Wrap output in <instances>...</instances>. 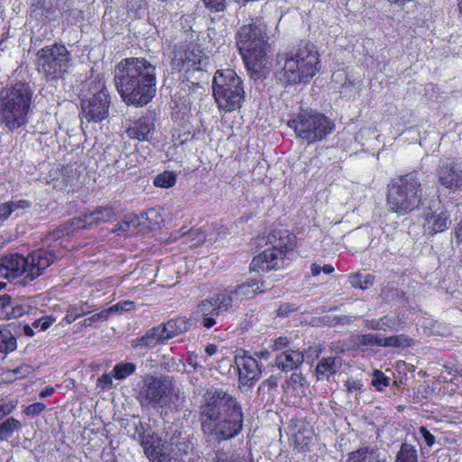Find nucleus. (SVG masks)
<instances>
[{
    "label": "nucleus",
    "mask_w": 462,
    "mask_h": 462,
    "mask_svg": "<svg viewBox=\"0 0 462 462\" xmlns=\"http://www.w3.org/2000/svg\"><path fill=\"white\" fill-rule=\"evenodd\" d=\"M232 305V295L223 291L201 300L198 305V310L201 316H218L220 313L227 311Z\"/></svg>",
    "instance_id": "obj_17"
},
{
    "label": "nucleus",
    "mask_w": 462,
    "mask_h": 462,
    "mask_svg": "<svg viewBox=\"0 0 462 462\" xmlns=\"http://www.w3.org/2000/svg\"><path fill=\"white\" fill-rule=\"evenodd\" d=\"M163 330V334L166 337L167 341L171 339L186 331L189 328V322L185 318L172 319L160 325Z\"/></svg>",
    "instance_id": "obj_26"
},
{
    "label": "nucleus",
    "mask_w": 462,
    "mask_h": 462,
    "mask_svg": "<svg viewBox=\"0 0 462 462\" xmlns=\"http://www.w3.org/2000/svg\"><path fill=\"white\" fill-rule=\"evenodd\" d=\"M342 365V359L338 356H329L321 358L317 366L316 374L318 378L328 377L336 374Z\"/></svg>",
    "instance_id": "obj_27"
},
{
    "label": "nucleus",
    "mask_w": 462,
    "mask_h": 462,
    "mask_svg": "<svg viewBox=\"0 0 462 462\" xmlns=\"http://www.w3.org/2000/svg\"><path fill=\"white\" fill-rule=\"evenodd\" d=\"M319 54L310 42H301L276 56L274 76L282 84H307L320 69Z\"/></svg>",
    "instance_id": "obj_3"
},
{
    "label": "nucleus",
    "mask_w": 462,
    "mask_h": 462,
    "mask_svg": "<svg viewBox=\"0 0 462 462\" xmlns=\"http://www.w3.org/2000/svg\"><path fill=\"white\" fill-rule=\"evenodd\" d=\"M46 409V406L44 403L42 402H35V403H32V404H30L28 405L23 412L28 415V416H32V417H34V416H37L39 415L41 412H42L44 410Z\"/></svg>",
    "instance_id": "obj_48"
},
{
    "label": "nucleus",
    "mask_w": 462,
    "mask_h": 462,
    "mask_svg": "<svg viewBox=\"0 0 462 462\" xmlns=\"http://www.w3.org/2000/svg\"><path fill=\"white\" fill-rule=\"evenodd\" d=\"M30 207V202L27 200H15V201H8L0 205V223L5 221L12 214L15 213V216L18 217V213H16L20 209H25Z\"/></svg>",
    "instance_id": "obj_30"
},
{
    "label": "nucleus",
    "mask_w": 462,
    "mask_h": 462,
    "mask_svg": "<svg viewBox=\"0 0 462 462\" xmlns=\"http://www.w3.org/2000/svg\"><path fill=\"white\" fill-rule=\"evenodd\" d=\"M174 392L175 385L170 376L147 374L143 379L137 398L143 407H162L166 404V398Z\"/></svg>",
    "instance_id": "obj_11"
},
{
    "label": "nucleus",
    "mask_w": 462,
    "mask_h": 462,
    "mask_svg": "<svg viewBox=\"0 0 462 462\" xmlns=\"http://www.w3.org/2000/svg\"><path fill=\"white\" fill-rule=\"evenodd\" d=\"M177 175L171 171H165L153 179V185L162 189H169L175 185Z\"/></svg>",
    "instance_id": "obj_36"
},
{
    "label": "nucleus",
    "mask_w": 462,
    "mask_h": 462,
    "mask_svg": "<svg viewBox=\"0 0 462 462\" xmlns=\"http://www.w3.org/2000/svg\"><path fill=\"white\" fill-rule=\"evenodd\" d=\"M381 295L385 300H393L402 298L404 296V292L400 291L393 287H385L382 290Z\"/></svg>",
    "instance_id": "obj_45"
},
{
    "label": "nucleus",
    "mask_w": 462,
    "mask_h": 462,
    "mask_svg": "<svg viewBox=\"0 0 462 462\" xmlns=\"http://www.w3.org/2000/svg\"><path fill=\"white\" fill-rule=\"evenodd\" d=\"M289 344V339L285 337H281L273 340V348L274 350H282L285 348Z\"/></svg>",
    "instance_id": "obj_60"
},
{
    "label": "nucleus",
    "mask_w": 462,
    "mask_h": 462,
    "mask_svg": "<svg viewBox=\"0 0 462 462\" xmlns=\"http://www.w3.org/2000/svg\"><path fill=\"white\" fill-rule=\"evenodd\" d=\"M155 66L144 58L123 59L115 68V86L128 106L143 107L156 93Z\"/></svg>",
    "instance_id": "obj_2"
},
{
    "label": "nucleus",
    "mask_w": 462,
    "mask_h": 462,
    "mask_svg": "<svg viewBox=\"0 0 462 462\" xmlns=\"http://www.w3.org/2000/svg\"><path fill=\"white\" fill-rule=\"evenodd\" d=\"M438 183L445 189L456 192L462 189V168L449 159L441 160L436 170Z\"/></svg>",
    "instance_id": "obj_14"
},
{
    "label": "nucleus",
    "mask_w": 462,
    "mask_h": 462,
    "mask_svg": "<svg viewBox=\"0 0 462 462\" xmlns=\"http://www.w3.org/2000/svg\"><path fill=\"white\" fill-rule=\"evenodd\" d=\"M63 254V249H39L26 257L17 254H10L1 259L0 273L8 279L24 274L20 282L25 286L39 277L56 259L62 257Z\"/></svg>",
    "instance_id": "obj_4"
},
{
    "label": "nucleus",
    "mask_w": 462,
    "mask_h": 462,
    "mask_svg": "<svg viewBox=\"0 0 462 462\" xmlns=\"http://www.w3.org/2000/svg\"><path fill=\"white\" fill-rule=\"evenodd\" d=\"M86 313L82 310L80 312L78 311V310L76 308H70L65 318H64V321L67 323V324H70L72 323L73 321H75L78 318L85 315Z\"/></svg>",
    "instance_id": "obj_53"
},
{
    "label": "nucleus",
    "mask_w": 462,
    "mask_h": 462,
    "mask_svg": "<svg viewBox=\"0 0 462 462\" xmlns=\"http://www.w3.org/2000/svg\"><path fill=\"white\" fill-rule=\"evenodd\" d=\"M383 338H381L376 334H364L359 335L356 338V344L357 346H382Z\"/></svg>",
    "instance_id": "obj_41"
},
{
    "label": "nucleus",
    "mask_w": 462,
    "mask_h": 462,
    "mask_svg": "<svg viewBox=\"0 0 462 462\" xmlns=\"http://www.w3.org/2000/svg\"><path fill=\"white\" fill-rule=\"evenodd\" d=\"M98 85V91L81 103L82 115L88 122H101L108 116L110 97L100 81Z\"/></svg>",
    "instance_id": "obj_13"
},
{
    "label": "nucleus",
    "mask_w": 462,
    "mask_h": 462,
    "mask_svg": "<svg viewBox=\"0 0 462 462\" xmlns=\"http://www.w3.org/2000/svg\"><path fill=\"white\" fill-rule=\"evenodd\" d=\"M144 0H128L127 1V13L133 14L134 17H138L140 12L144 9Z\"/></svg>",
    "instance_id": "obj_43"
},
{
    "label": "nucleus",
    "mask_w": 462,
    "mask_h": 462,
    "mask_svg": "<svg viewBox=\"0 0 462 462\" xmlns=\"http://www.w3.org/2000/svg\"><path fill=\"white\" fill-rule=\"evenodd\" d=\"M32 91L28 84L16 82L0 91V124L14 131L27 123Z\"/></svg>",
    "instance_id": "obj_5"
},
{
    "label": "nucleus",
    "mask_w": 462,
    "mask_h": 462,
    "mask_svg": "<svg viewBox=\"0 0 462 462\" xmlns=\"http://www.w3.org/2000/svg\"><path fill=\"white\" fill-rule=\"evenodd\" d=\"M204 434L218 441L230 439L242 430L243 413L236 400L222 389L207 390L199 417Z\"/></svg>",
    "instance_id": "obj_1"
},
{
    "label": "nucleus",
    "mask_w": 462,
    "mask_h": 462,
    "mask_svg": "<svg viewBox=\"0 0 462 462\" xmlns=\"http://www.w3.org/2000/svg\"><path fill=\"white\" fill-rule=\"evenodd\" d=\"M133 307H134V302L124 301V302H119L116 305H113L112 307L106 309V310H109V313L118 311V310L128 311V310H132Z\"/></svg>",
    "instance_id": "obj_54"
},
{
    "label": "nucleus",
    "mask_w": 462,
    "mask_h": 462,
    "mask_svg": "<svg viewBox=\"0 0 462 462\" xmlns=\"http://www.w3.org/2000/svg\"><path fill=\"white\" fill-rule=\"evenodd\" d=\"M349 282L352 287L365 290L373 286L374 276L372 274L362 275L357 273L349 277Z\"/></svg>",
    "instance_id": "obj_37"
},
{
    "label": "nucleus",
    "mask_w": 462,
    "mask_h": 462,
    "mask_svg": "<svg viewBox=\"0 0 462 462\" xmlns=\"http://www.w3.org/2000/svg\"><path fill=\"white\" fill-rule=\"evenodd\" d=\"M347 462H380L378 450L371 447H364L352 451Z\"/></svg>",
    "instance_id": "obj_29"
},
{
    "label": "nucleus",
    "mask_w": 462,
    "mask_h": 462,
    "mask_svg": "<svg viewBox=\"0 0 462 462\" xmlns=\"http://www.w3.org/2000/svg\"><path fill=\"white\" fill-rule=\"evenodd\" d=\"M128 157V154H121L118 159L115 160L113 167L116 169V171H125L129 168L128 163L126 162Z\"/></svg>",
    "instance_id": "obj_50"
},
{
    "label": "nucleus",
    "mask_w": 462,
    "mask_h": 462,
    "mask_svg": "<svg viewBox=\"0 0 462 462\" xmlns=\"http://www.w3.org/2000/svg\"><path fill=\"white\" fill-rule=\"evenodd\" d=\"M98 383L110 387L113 383L112 376L108 374H104L98 378Z\"/></svg>",
    "instance_id": "obj_63"
},
{
    "label": "nucleus",
    "mask_w": 462,
    "mask_h": 462,
    "mask_svg": "<svg viewBox=\"0 0 462 462\" xmlns=\"http://www.w3.org/2000/svg\"><path fill=\"white\" fill-rule=\"evenodd\" d=\"M291 260V257L284 254V253L268 247L263 253L253 258L250 269L263 272L278 270L288 265Z\"/></svg>",
    "instance_id": "obj_15"
},
{
    "label": "nucleus",
    "mask_w": 462,
    "mask_h": 462,
    "mask_svg": "<svg viewBox=\"0 0 462 462\" xmlns=\"http://www.w3.org/2000/svg\"><path fill=\"white\" fill-rule=\"evenodd\" d=\"M353 320H354V317H352V316L341 315V316L332 317L329 320V323L332 326H336L338 324L349 325L353 322Z\"/></svg>",
    "instance_id": "obj_51"
},
{
    "label": "nucleus",
    "mask_w": 462,
    "mask_h": 462,
    "mask_svg": "<svg viewBox=\"0 0 462 462\" xmlns=\"http://www.w3.org/2000/svg\"><path fill=\"white\" fill-rule=\"evenodd\" d=\"M114 216L115 209L112 207H98L92 212L85 213L82 216L72 218L71 225H76L78 229H84L106 223L109 221Z\"/></svg>",
    "instance_id": "obj_18"
},
{
    "label": "nucleus",
    "mask_w": 462,
    "mask_h": 462,
    "mask_svg": "<svg viewBox=\"0 0 462 462\" xmlns=\"http://www.w3.org/2000/svg\"><path fill=\"white\" fill-rule=\"evenodd\" d=\"M17 347L15 337L9 329H0V351L5 354L14 351Z\"/></svg>",
    "instance_id": "obj_33"
},
{
    "label": "nucleus",
    "mask_w": 462,
    "mask_h": 462,
    "mask_svg": "<svg viewBox=\"0 0 462 462\" xmlns=\"http://www.w3.org/2000/svg\"><path fill=\"white\" fill-rule=\"evenodd\" d=\"M379 321V330H387L392 329L396 325V320L393 318H389L387 316H384L378 319Z\"/></svg>",
    "instance_id": "obj_52"
},
{
    "label": "nucleus",
    "mask_w": 462,
    "mask_h": 462,
    "mask_svg": "<svg viewBox=\"0 0 462 462\" xmlns=\"http://www.w3.org/2000/svg\"><path fill=\"white\" fill-rule=\"evenodd\" d=\"M36 56L38 71L50 79L61 78L71 60L69 52L62 44L46 46L39 50Z\"/></svg>",
    "instance_id": "obj_10"
},
{
    "label": "nucleus",
    "mask_w": 462,
    "mask_h": 462,
    "mask_svg": "<svg viewBox=\"0 0 462 462\" xmlns=\"http://www.w3.org/2000/svg\"><path fill=\"white\" fill-rule=\"evenodd\" d=\"M263 282L256 281V280H251L247 281L241 285L237 286L236 290L232 291H224V292L230 293L233 298V302L235 300H248L253 297H254L256 294L261 293L263 291L262 290Z\"/></svg>",
    "instance_id": "obj_25"
},
{
    "label": "nucleus",
    "mask_w": 462,
    "mask_h": 462,
    "mask_svg": "<svg viewBox=\"0 0 462 462\" xmlns=\"http://www.w3.org/2000/svg\"><path fill=\"white\" fill-rule=\"evenodd\" d=\"M204 3L211 12H223L226 7V0H204Z\"/></svg>",
    "instance_id": "obj_47"
},
{
    "label": "nucleus",
    "mask_w": 462,
    "mask_h": 462,
    "mask_svg": "<svg viewBox=\"0 0 462 462\" xmlns=\"http://www.w3.org/2000/svg\"><path fill=\"white\" fill-rule=\"evenodd\" d=\"M390 379L386 377L383 372L376 370L374 373L372 384L378 390L382 391L383 387L388 386Z\"/></svg>",
    "instance_id": "obj_42"
},
{
    "label": "nucleus",
    "mask_w": 462,
    "mask_h": 462,
    "mask_svg": "<svg viewBox=\"0 0 462 462\" xmlns=\"http://www.w3.org/2000/svg\"><path fill=\"white\" fill-rule=\"evenodd\" d=\"M213 96L220 110L232 112L240 108L245 100V89L241 78L235 70L218 69L213 82Z\"/></svg>",
    "instance_id": "obj_7"
},
{
    "label": "nucleus",
    "mask_w": 462,
    "mask_h": 462,
    "mask_svg": "<svg viewBox=\"0 0 462 462\" xmlns=\"http://www.w3.org/2000/svg\"><path fill=\"white\" fill-rule=\"evenodd\" d=\"M166 342V337L159 325L148 329L142 337L134 338L132 345L134 347L153 348L157 345H164Z\"/></svg>",
    "instance_id": "obj_23"
},
{
    "label": "nucleus",
    "mask_w": 462,
    "mask_h": 462,
    "mask_svg": "<svg viewBox=\"0 0 462 462\" xmlns=\"http://www.w3.org/2000/svg\"><path fill=\"white\" fill-rule=\"evenodd\" d=\"M425 234L433 236L447 230L451 224L450 214L439 199H433L421 214Z\"/></svg>",
    "instance_id": "obj_12"
},
{
    "label": "nucleus",
    "mask_w": 462,
    "mask_h": 462,
    "mask_svg": "<svg viewBox=\"0 0 462 462\" xmlns=\"http://www.w3.org/2000/svg\"><path fill=\"white\" fill-rule=\"evenodd\" d=\"M420 433L429 447H431L435 443V437L427 430L426 427L421 426L420 428Z\"/></svg>",
    "instance_id": "obj_56"
},
{
    "label": "nucleus",
    "mask_w": 462,
    "mask_h": 462,
    "mask_svg": "<svg viewBox=\"0 0 462 462\" xmlns=\"http://www.w3.org/2000/svg\"><path fill=\"white\" fill-rule=\"evenodd\" d=\"M135 370L136 365L134 363H119L113 368V376L116 380H124L133 374Z\"/></svg>",
    "instance_id": "obj_38"
},
{
    "label": "nucleus",
    "mask_w": 462,
    "mask_h": 462,
    "mask_svg": "<svg viewBox=\"0 0 462 462\" xmlns=\"http://www.w3.org/2000/svg\"><path fill=\"white\" fill-rule=\"evenodd\" d=\"M423 189L420 179L410 173L391 181L388 185L387 205L398 216L408 215L419 209Z\"/></svg>",
    "instance_id": "obj_6"
},
{
    "label": "nucleus",
    "mask_w": 462,
    "mask_h": 462,
    "mask_svg": "<svg viewBox=\"0 0 462 462\" xmlns=\"http://www.w3.org/2000/svg\"><path fill=\"white\" fill-rule=\"evenodd\" d=\"M186 243H191L192 246H198L205 242L206 235L200 228H191L183 234Z\"/></svg>",
    "instance_id": "obj_40"
},
{
    "label": "nucleus",
    "mask_w": 462,
    "mask_h": 462,
    "mask_svg": "<svg viewBox=\"0 0 462 462\" xmlns=\"http://www.w3.org/2000/svg\"><path fill=\"white\" fill-rule=\"evenodd\" d=\"M181 68L179 69L201 70L208 64V58L196 46L187 48L180 55Z\"/></svg>",
    "instance_id": "obj_22"
},
{
    "label": "nucleus",
    "mask_w": 462,
    "mask_h": 462,
    "mask_svg": "<svg viewBox=\"0 0 462 462\" xmlns=\"http://www.w3.org/2000/svg\"><path fill=\"white\" fill-rule=\"evenodd\" d=\"M139 225V217L134 214H128L121 222L116 226L114 232L117 233L118 235L134 232Z\"/></svg>",
    "instance_id": "obj_32"
},
{
    "label": "nucleus",
    "mask_w": 462,
    "mask_h": 462,
    "mask_svg": "<svg viewBox=\"0 0 462 462\" xmlns=\"http://www.w3.org/2000/svg\"><path fill=\"white\" fill-rule=\"evenodd\" d=\"M214 462H252V460L245 456L235 453H226L224 451H217L213 457Z\"/></svg>",
    "instance_id": "obj_39"
},
{
    "label": "nucleus",
    "mask_w": 462,
    "mask_h": 462,
    "mask_svg": "<svg viewBox=\"0 0 462 462\" xmlns=\"http://www.w3.org/2000/svg\"><path fill=\"white\" fill-rule=\"evenodd\" d=\"M413 345V340L404 334L383 338L382 346L407 347Z\"/></svg>",
    "instance_id": "obj_35"
},
{
    "label": "nucleus",
    "mask_w": 462,
    "mask_h": 462,
    "mask_svg": "<svg viewBox=\"0 0 462 462\" xmlns=\"http://www.w3.org/2000/svg\"><path fill=\"white\" fill-rule=\"evenodd\" d=\"M362 386L363 384L358 380L348 379L345 383V387L348 393H352L354 391H360Z\"/></svg>",
    "instance_id": "obj_55"
},
{
    "label": "nucleus",
    "mask_w": 462,
    "mask_h": 462,
    "mask_svg": "<svg viewBox=\"0 0 462 462\" xmlns=\"http://www.w3.org/2000/svg\"><path fill=\"white\" fill-rule=\"evenodd\" d=\"M15 409V404L13 402L0 404V420L6 415H9Z\"/></svg>",
    "instance_id": "obj_57"
},
{
    "label": "nucleus",
    "mask_w": 462,
    "mask_h": 462,
    "mask_svg": "<svg viewBox=\"0 0 462 462\" xmlns=\"http://www.w3.org/2000/svg\"><path fill=\"white\" fill-rule=\"evenodd\" d=\"M287 125L292 128L297 137L312 143L325 139L335 130L334 122L316 110L300 108Z\"/></svg>",
    "instance_id": "obj_8"
},
{
    "label": "nucleus",
    "mask_w": 462,
    "mask_h": 462,
    "mask_svg": "<svg viewBox=\"0 0 462 462\" xmlns=\"http://www.w3.org/2000/svg\"><path fill=\"white\" fill-rule=\"evenodd\" d=\"M266 245L291 257L295 247V236L286 229H274L267 236Z\"/></svg>",
    "instance_id": "obj_20"
},
{
    "label": "nucleus",
    "mask_w": 462,
    "mask_h": 462,
    "mask_svg": "<svg viewBox=\"0 0 462 462\" xmlns=\"http://www.w3.org/2000/svg\"><path fill=\"white\" fill-rule=\"evenodd\" d=\"M133 438L140 442L148 457H157L162 453V439L154 435L149 424L139 421Z\"/></svg>",
    "instance_id": "obj_16"
},
{
    "label": "nucleus",
    "mask_w": 462,
    "mask_h": 462,
    "mask_svg": "<svg viewBox=\"0 0 462 462\" xmlns=\"http://www.w3.org/2000/svg\"><path fill=\"white\" fill-rule=\"evenodd\" d=\"M215 317L216 316H212V315L201 316L200 323L202 324V326L204 328H211L212 327H214L217 324Z\"/></svg>",
    "instance_id": "obj_59"
},
{
    "label": "nucleus",
    "mask_w": 462,
    "mask_h": 462,
    "mask_svg": "<svg viewBox=\"0 0 462 462\" xmlns=\"http://www.w3.org/2000/svg\"><path fill=\"white\" fill-rule=\"evenodd\" d=\"M394 462H419L417 448L409 443H402L397 451Z\"/></svg>",
    "instance_id": "obj_31"
},
{
    "label": "nucleus",
    "mask_w": 462,
    "mask_h": 462,
    "mask_svg": "<svg viewBox=\"0 0 462 462\" xmlns=\"http://www.w3.org/2000/svg\"><path fill=\"white\" fill-rule=\"evenodd\" d=\"M78 229L76 225H71V220L59 227L48 232L42 238V242L47 245L48 248L52 246V244L63 238L66 236H69L74 230Z\"/></svg>",
    "instance_id": "obj_28"
},
{
    "label": "nucleus",
    "mask_w": 462,
    "mask_h": 462,
    "mask_svg": "<svg viewBox=\"0 0 462 462\" xmlns=\"http://www.w3.org/2000/svg\"><path fill=\"white\" fill-rule=\"evenodd\" d=\"M303 376L300 373H293L291 374L290 376V379H289V383L293 387L295 388L296 386L298 385H302L303 384Z\"/></svg>",
    "instance_id": "obj_58"
},
{
    "label": "nucleus",
    "mask_w": 462,
    "mask_h": 462,
    "mask_svg": "<svg viewBox=\"0 0 462 462\" xmlns=\"http://www.w3.org/2000/svg\"><path fill=\"white\" fill-rule=\"evenodd\" d=\"M25 312V310L21 305L16 306H11V310H6V314L12 316L13 318H19L23 316V314Z\"/></svg>",
    "instance_id": "obj_61"
},
{
    "label": "nucleus",
    "mask_w": 462,
    "mask_h": 462,
    "mask_svg": "<svg viewBox=\"0 0 462 462\" xmlns=\"http://www.w3.org/2000/svg\"><path fill=\"white\" fill-rule=\"evenodd\" d=\"M237 47L245 64L256 65L262 62L267 49L266 25L256 19L252 23L243 25L236 33Z\"/></svg>",
    "instance_id": "obj_9"
},
{
    "label": "nucleus",
    "mask_w": 462,
    "mask_h": 462,
    "mask_svg": "<svg viewBox=\"0 0 462 462\" xmlns=\"http://www.w3.org/2000/svg\"><path fill=\"white\" fill-rule=\"evenodd\" d=\"M12 299L9 295L4 294L0 296V308L4 310H8V308H11L12 306Z\"/></svg>",
    "instance_id": "obj_62"
},
{
    "label": "nucleus",
    "mask_w": 462,
    "mask_h": 462,
    "mask_svg": "<svg viewBox=\"0 0 462 462\" xmlns=\"http://www.w3.org/2000/svg\"><path fill=\"white\" fill-rule=\"evenodd\" d=\"M236 365L239 369V381L244 385L252 386L259 380L261 368L256 359L244 356L236 361Z\"/></svg>",
    "instance_id": "obj_21"
},
{
    "label": "nucleus",
    "mask_w": 462,
    "mask_h": 462,
    "mask_svg": "<svg viewBox=\"0 0 462 462\" xmlns=\"http://www.w3.org/2000/svg\"><path fill=\"white\" fill-rule=\"evenodd\" d=\"M108 316H109V310H102V311H100L98 313H96V314L92 315L89 318L85 319L81 322V326L82 327H89L94 322H97V321H106V320H107Z\"/></svg>",
    "instance_id": "obj_44"
},
{
    "label": "nucleus",
    "mask_w": 462,
    "mask_h": 462,
    "mask_svg": "<svg viewBox=\"0 0 462 462\" xmlns=\"http://www.w3.org/2000/svg\"><path fill=\"white\" fill-rule=\"evenodd\" d=\"M55 320H56V319L51 316H44V317H42L41 319L34 320L32 322V327L34 328H39L41 330L45 331L51 326V324Z\"/></svg>",
    "instance_id": "obj_46"
},
{
    "label": "nucleus",
    "mask_w": 462,
    "mask_h": 462,
    "mask_svg": "<svg viewBox=\"0 0 462 462\" xmlns=\"http://www.w3.org/2000/svg\"><path fill=\"white\" fill-rule=\"evenodd\" d=\"M299 310V307L294 303H283L277 310V315L279 317H288L291 313L295 312Z\"/></svg>",
    "instance_id": "obj_49"
},
{
    "label": "nucleus",
    "mask_w": 462,
    "mask_h": 462,
    "mask_svg": "<svg viewBox=\"0 0 462 462\" xmlns=\"http://www.w3.org/2000/svg\"><path fill=\"white\" fill-rule=\"evenodd\" d=\"M21 422L10 417L0 424V440H7L12 434L21 429Z\"/></svg>",
    "instance_id": "obj_34"
},
{
    "label": "nucleus",
    "mask_w": 462,
    "mask_h": 462,
    "mask_svg": "<svg viewBox=\"0 0 462 462\" xmlns=\"http://www.w3.org/2000/svg\"><path fill=\"white\" fill-rule=\"evenodd\" d=\"M454 235L457 243L462 242V219L455 226Z\"/></svg>",
    "instance_id": "obj_64"
},
{
    "label": "nucleus",
    "mask_w": 462,
    "mask_h": 462,
    "mask_svg": "<svg viewBox=\"0 0 462 462\" xmlns=\"http://www.w3.org/2000/svg\"><path fill=\"white\" fill-rule=\"evenodd\" d=\"M304 355L298 350H286L275 358V365L282 372L297 369L303 362Z\"/></svg>",
    "instance_id": "obj_24"
},
{
    "label": "nucleus",
    "mask_w": 462,
    "mask_h": 462,
    "mask_svg": "<svg viewBox=\"0 0 462 462\" xmlns=\"http://www.w3.org/2000/svg\"><path fill=\"white\" fill-rule=\"evenodd\" d=\"M155 129V117L153 114H146L135 120L126 130L127 135L138 141H151Z\"/></svg>",
    "instance_id": "obj_19"
}]
</instances>
